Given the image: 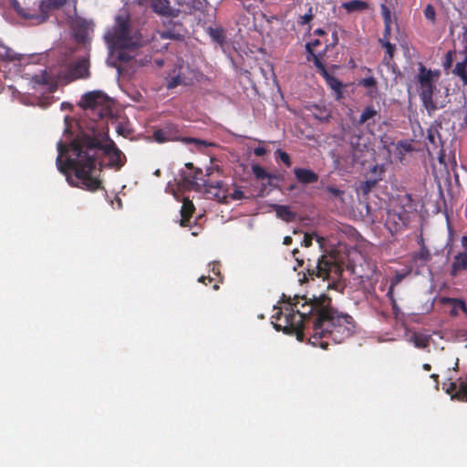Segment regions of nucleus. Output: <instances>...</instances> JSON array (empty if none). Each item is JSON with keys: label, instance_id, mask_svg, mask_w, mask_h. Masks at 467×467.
I'll use <instances>...</instances> for the list:
<instances>
[{"label": "nucleus", "instance_id": "nucleus-44", "mask_svg": "<svg viewBox=\"0 0 467 467\" xmlns=\"http://www.w3.org/2000/svg\"><path fill=\"white\" fill-rule=\"evenodd\" d=\"M405 277L404 274H397L390 281L391 286L399 285Z\"/></svg>", "mask_w": 467, "mask_h": 467}, {"label": "nucleus", "instance_id": "nucleus-34", "mask_svg": "<svg viewBox=\"0 0 467 467\" xmlns=\"http://www.w3.org/2000/svg\"><path fill=\"white\" fill-rule=\"evenodd\" d=\"M424 16L427 20H430L431 23H435L436 21V12L435 8L431 5H427L424 9Z\"/></svg>", "mask_w": 467, "mask_h": 467}, {"label": "nucleus", "instance_id": "nucleus-35", "mask_svg": "<svg viewBox=\"0 0 467 467\" xmlns=\"http://www.w3.org/2000/svg\"><path fill=\"white\" fill-rule=\"evenodd\" d=\"M431 257V253L425 246H422L415 256L416 259L421 260L422 263L430 261Z\"/></svg>", "mask_w": 467, "mask_h": 467}, {"label": "nucleus", "instance_id": "nucleus-46", "mask_svg": "<svg viewBox=\"0 0 467 467\" xmlns=\"http://www.w3.org/2000/svg\"><path fill=\"white\" fill-rule=\"evenodd\" d=\"M248 1L242 2L244 8L248 12L254 14L256 6L251 3H247Z\"/></svg>", "mask_w": 467, "mask_h": 467}, {"label": "nucleus", "instance_id": "nucleus-4", "mask_svg": "<svg viewBox=\"0 0 467 467\" xmlns=\"http://www.w3.org/2000/svg\"><path fill=\"white\" fill-rule=\"evenodd\" d=\"M439 78V70L428 69L422 63H419L415 81L418 84L419 97L429 115L445 106L441 99V90L437 87Z\"/></svg>", "mask_w": 467, "mask_h": 467}, {"label": "nucleus", "instance_id": "nucleus-49", "mask_svg": "<svg viewBox=\"0 0 467 467\" xmlns=\"http://www.w3.org/2000/svg\"><path fill=\"white\" fill-rule=\"evenodd\" d=\"M390 33H391V27L389 25H386L384 26V32H383V40L386 41V40H389V37L390 36Z\"/></svg>", "mask_w": 467, "mask_h": 467}, {"label": "nucleus", "instance_id": "nucleus-50", "mask_svg": "<svg viewBox=\"0 0 467 467\" xmlns=\"http://www.w3.org/2000/svg\"><path fill=\"white\" fill-rule=\"evenodd\" d=\"M211 271H212L215 275H220V265H219V263H217V262H213V263L212 264Z\"/></svg>", "mask_w": 467, "mask_h": 467}, {"label": "nucleus", "instance_id": "nucleus-62", "mask_svg": "<svg viewBox=\"0 0 467 467\" xmlns=\"http://www.w3.org/2000/svg\"><path fill=\"white\" fill-rule=\"evenodd\" d=\"M308 43H309V45H310L312 47H317V46H319V45H320V41H319L318 39H315V40H313V41H311V42H308Z\"/></svg>", "mask_w": 467, "mask_h": 467}, {"label": "nucleus", "instance_id": "nucleus-58", "mask_svg": "<svg viewBox=\"0 0 467 467\" xmlns=\"http://www.w3.org/2000/svg\"><path fill=\"white\" fill-rule=\"evenodd\" d=\"M265 150L264 148H256L254 150V154L256 156H263L265 154Z\"/></svg>", "mask_w": 467, "mask_h": 467}, {"label": "nucleus", "instance_id": "nucleus-64", "mask_svg": "<svg viewBox=\"0 0 467 467\" xmlns=\"http://www.w3.org/2000/svg\"><path fill=\"white\" fill-rule=\"evenodd\" d=\"M332 37H333V40H334L333 45H337V42H338L337 33V32H334V33L332 34Z\"/></svg>", "mask_w": 467, "mask_h": 467}, {"label": "nucleus", "instance_id": "nucleus-29", "mask_svg": "<svg viewBox=\"0 0 467 467\" xmlns=\"http://www.w3.org/2000/svg\"><path fill=\"white\" fill-rule=\"evenodd\" d=\"M377 114L378 112L373 106L366 107L359 117L358 124H364L366 121L372 119Z\"/></svg>", "mask_w": 467, "mask_h": 467}, {"label": "nucleus", "instance_id": "nucleus-9", "mask_svg": "<svg viewBox=\"0 0 467 467\" xmlns=\"http://www.w3.org/2000/svg\"><path fill=\"white\" fill-rule=\"evenodd\" d=\"M152 137L158 143L181 140L186 143L205 144V141L202 140L190 137H182L178 125L173 123H167L161 129L156 130L153 132Z\"/></svg>", "mask_w": 467, "mask_h": 467}, {"label": "nucleus", "instance_id": "nucleus-43", "mask_svg": "<svg viewBox=\"0 0 467 467\" xmlns=\"http://www.w3.org/2000/svg\"><path fill=\"white\" fill-rule=\"evenodd\" d=\"M204 5V0H192V8L194 10H202Z\"/></svg>", "mask_w": 467, "mask_h": 467}, {"label": "nucleus", "instance_id": "nucleus-3", "mask_svg": "<svg viewBox=\"0 0 467 467\" xmlns=\"http://www.w3.org/2000/svg\"><path fill=\"white\" fill-rule=\"evenodd\" d=\"M104 38L118 60L124 63L133 59L143 44L141 34L132 27L130 16L126 10L115 16L114 25L106 32Z\"/></svg>", "mask_w": 467, "mask_h": 467}, {"label": "nucleus", "instance_id": "nucleus-17", "mask_svg": "<svg viewBox=\"0 0 467 467\" xmlns=\"http://www.w3.org/2000/svg\"><path fill=\"white\" fill-rule=\"evenodd\" d=\"M448 393H452L455 391V394L451 396V399H466L467 400V377L459 379V383L457 382H450L448 389H446Z\"/></svg>", "mask_w": 467, "mask_h": 467}, {"label": "nucleus", "instance_id": "nucleus-63", "mask_svg": "<svg viewBox=\"0 0 467 467\" xmlns=\"http://www.w3.org/2000/svg\"><path fill=\"white\" fill-rule=\"evenodd\" d=\"M314 34L317 36H323L325 35V31L321 28H317L314 31Z\"/></svg>", "mask_w": 467, "mask_h": 467}, {"label": "nucleus", "instance_id": "nucleus-25", "mask_svg": "<svg viewBox=\"0 0 467 467\" xmlns=\"http://www.w3.org/2000/svg\"><path fill=\"white\" fill-rule=\"evenodd\" d=\"M381 180H382V178H381V176H379V178H376V179H371V180H367L365 182H361L358 186V189L362 192L363 195H368L372 191V189L376 187L378 182Z\"/></svg>", "mask_w": 467, "mask_h": 467}, {"label": "nucleus", "instance_id": "nucleus-61", "mask_svg": "<svg viewBox=\"0 0 467 467\" xmlns=\"http://www.w3.org/2000/svg\"><path fill=\"white\" fill-rule=\"evenodd\" d=\"M462 37L464 41H467V26L465 25L462 26Z\"/></svg>", "mask_w": 467, "mask_h": 467}, {"label": "nucleus", "instance_id": "nucleus-52", "mask_svg": "<svg viewBox=\"0 0 467 467\" xmlns=\"http://www.w3.org/2000/svg\"><path fill=\"white\" fill-rule=\"evenodd\" d=\"M213 277L205 276V275H202V276L199 277V279H198L199 282L203 283L205 285H207L208 283L213 282Z\"/></svg>", "mask_w": 467, "mask_h": 467}, {"label": "nucleus", "instance_id": "nucleus-12", "mask_svg": "<svg viewBox=\"0 0 467 467\" xmlns=\"http://www.w3.org/2000/svg\"><path fill=\"white\" fill-rule=\"evenodd\" d=\"M89 77V60L87 57H80L67 68V78L69 81Z\"/></svg>", "mask_w": 467, "mask_h": 467}, {"label": "nucleus", "instance_id": "nucleus-5", "mask_svg": "<svg viewBox=\"0 0 467 467\" xmlns=\"http://www.w3.org/2000/svg\"><path fill=\"white\" fill-rule=\"evenodd\" d=\"M185 168L186 170L180 173L181 180L179 182V185L183 189L194 190L199 192L203 191L220 202L225 200L230 194L226 184L223 181L201 178L202 171L195 168L192 162H187Z\"/></svg>", "mask_w": 467, "mask_h": 467}, {"label": "nucleus", "instance_id": "nucleus-22", "mask_svg": "<svg viewBox=\"0 0 467 467\" xmlns=\"http://www.w3.org/2000/svg\"><path fill=\"white\" fill-rule=\"evenodd\" d=\"M300 243L302 246L309 247L312 244V241L314 237L317 238V242L320 243L319 237L316 234H305L302 232H297L294 230V238Z\"/></svg>", "mask_w": 467, "mask_h": 467}, {"label": "nucleus", "instance_id": "nucleus-40", "mask_svg": "<svg viewBox=\"0 0 467 467\" xmlns=\"http://www.w3.org/2000/svg\"><path fill=\"white\" fill-rule=\"evenodd\" d=\"M326 191L336 198H341L344 195L343 191H341L334 186H327Z\"/></svg>", "mask_w": 467, "mask_h": 467}, {"label": "nucleus", "instance_id": "nucleus-1", "mask_svg": "<svg viewBox=\"0 0 467 467\" xmlns=\"http://www.w3.org/2000/svg\"><path fill=\"white\" fill-rule=\"evenodd\" d=\"M57 170L66 176L69 185L88 192L102 188L101 181L93 176L97 165L101 166V159L109 157V166L119 170L126 157L109 138V129L91 130L90 133L77 135L69 145L59 140L57 144Z\"/></svg>", "mask_w": 467, "mask_h": 467}, {"label": "nucleus", "instance_id": "nucleus-16", "mask_svg": "<svg viewBox=\"0 0 467 467\" xmlns=\"http://www.w3.org/2000/svg\"><path fill=\"white\" fill-rule=\"evenodd\" d=\"M294 175L297 182L303 184L315 183L318 181V175L309 169H294Z\"/></svg>", "mask_w": 467, "mask_h": 467}, {"label": "nucleus", "instance_id": "nucleus-11", "mask_svg": "<svg viewBox=\"0 0 467 467\" xmlns=\"http://www.w3.org/2000/svg\"><path fill=\"white\" fill-rule=\"evenodd\" d=\"M140 6L148 5L155 14L169 18H175L180 11L171 6L170 0H138Z\"/></svg>", "mask_w": 467, "mask_h": 467}, {"label": "nucleus", "instance_id": "nucleus-39", "mask_svg": "<svg viewBox=\"0 0 467 467\" xmlns=\"http://www.w3.org/2000/svg\"><path fill=\"white\" fill-rule=\"evenodd\" d=\"M359 85L365 88H376L377 80L374 77L370 76L360 80Z\"/></svg>", "mask_w": 467, "mask_h": 467}, {"label": "nucleus", "instance_id": "nucleus-55", "mask_svg": "<svg viewBox=\"0 0 467 467\" xmlns=\"http://www.w3.org/2000/svg\"><path fill=\"white\" fill-rule=\"evenodd\" d=\"M390 303H391V306H392V309H393L394 314H395V315H398V314H399V312H400V308H399V306H398V305H397L396 300H395V299H392V301H390Z\"/></svg>", "mask_w": 467, "mask_h": 467}, {"label": "nucleus", "instance_id": "nucleus-18", "mask_svg": "<svg viewBox=\"0 0 467 467\" xmlns=\"http://www.w3.org/2000/svg\"><path fill=\"white\" fill-rule=\"evenodd\" d=\"M195 207L191 200L184 198L181 208L182 219L180 224L183 227L189 225L190 219L192 218Z\"/></svg>", "mask_w": 467, "mask_h": 467}, {"label": "nucleus", "instance_id": "nucleus-20", "mask_svg": "<svg viewBox=\"0 0 467 467\" xmlns=\"http://www.w3.org/2000/svg\"><path fill=\"white\" fill-rule=\"evenodd\" d=\"M431 340V335L421 334L414 332L410 337V342H411L417 348H426Z\"/></svg>", "mask_w": 467, "mask_h": 467}, {"label": "nucleus", "instance_id": "nucleus-23", "mask_svg": "<svg viewBox=\"0 0 467 467\" xmlns=\"http://www.w3.org/2000/svg\"><path fill=\"white\" fill-rule=\"evenodd\" d=\"M323 78L326 79L327 84L329 86L331 89L337 92V98H341L342 95V83L334 76L327 73V75L323 76Z\"/></svg>", "mask_w": 467, "mask_h": 467}, {"label": "nucleus", "instance_id": "nucleus-31", "mask_svg": "<svg viewBox=\"0 0 467 467\" xmlns=\"http://www.w3.org/2000/svg\"><path fill=\"white\" fill-rule=\"evenodd\" d=\"M252 171L254 175L260 180H265L269 178L267 171L260 165H253Z\"/></svg>", "mask_w": 467, "mask_h": 467}, {"label": "nucleus", "instance_id": "nucleus-2", "mask_svg": "<svg viewBox=\"0 0 467 467\" xmlns=\"http://www.w3.org/2000/svg\"><path fill=\"white\" fill-rule=\"evenodd\" d=\"M354 331V321L348 314L331 306V298L321 295L314 301L294 295V335L298 341L308 337L311 345L327 349L330 341L343 342Z\"/></svg>", "mask_w": 467, "mask_h": 467}, {"label": "nucleus", "instance_id": "nucleus-27", "mask_svg": "<svg viewBox=\"0 0 467 467\" xmlns=\"http://www.w3.org/2000/svg\"><path fill=\"white\" fill-rule=\"evenodd\" d=\"M209 36L216 43L223 45L225 42L224 30L222 27H210Z\"/></svg>", "mask_w": 467, "mask_h": 467}, {"label": "nucleus", "instance_id": "nucleus-38", "mask_svg": "<svg viewBox=\"0 0 467 467\" xmlns=\"http://www.w3.org/2000/svg\"><path fill=\"white\" fill-rule=\"evenodd\" d=\"M451 302H452L453 308L455 310L460 309L467 315V306H466V303L464 300L454 298V299H451Z\"/></svg>", "mask_w": 467, "mask_h": 467}, {"label": "nucleus", "instance_id": "nucleus-19", "mask_svg": "<svg viewBox=\"0 0 467 467\" xmlns=\"http://www.w3.org/2000/svg\"><path fill=\"white\" fill-rule=\"evenodd\" d=\"M462 53L465 55V57L462 61L456 63L452 73L458 76L464 85H467V40Z\"/></svg>", "mask_w": 467, "mask_h": 467}, {"label": "nucleus", "instance_id": "nucleus-32", "mask_svg": "<svg viewBox=\"0 0 467 467\" xmlns=\"http://www.w3.org/2000/svg\"><path fill=\"white\" fill-rule=\"evenodd\" d=\"M455 54H456V50H454V49L453 50H449L446 53L445 59L442 62V66H443L445 70H448V69H450L451 67Z\"/></svg>", "mask_w": 467, "mask_h": 467}, {"label": "nucleus", "instance_id": "nucleus-51", "mask_svg": "<svg viewBox=\"0 0 467 467\" xmlns=\"http://www.w3.org/2000/svg\"><path fill=\"white\" fill-rule=\"evenodd\" d=\"M307 280V275L306 273L299 272L297 273V281L300 284H303Z\"/></svg>", "mask_w": 467, "mask_h": 467}, {"label": "nucleus", "instance_id": "nucleus-21", "mask_svg": "<svg viewBox=\"0 0 467 467\" xmlns=\"http://www.w3.org/2000/svg\"><path fill=\"white\" fill-rule=\"evenodd\" d=\"M399 205L396 209L406 212L408 213H411L415 210L413 201L410 194H404L402 196H399Z\"/></svg>", "mask_w": 467, "mask_h": 467}, {"label": "nucleus", "instance_id": "nucleus-48", "mask_svg": "<svg viewBox=\"0 0 467 467\" xmlns=\"http://www.w3.org/2000/svg\"><path fill=\"white\" fill-rule=\"evenodd\" d=\"M231 195L234 200H242L244 197V192L240 190H234Z\"/></svg>", "mask_w": 467, "mask_h": 467}, {"label": "nucleus", "instance_id": "nucleus-54", "mask_svg": "<svg viewBox=\"0 0 467 467\" xmlns=\"http://www.w3.org/2000/svg\"><path fill=\"white\" fill-rule=\"evenodd\" d=\"M394 287L395 286H391V285H389V287L388 292H387V296L389 297V299L390 301H392V299H395L394 298V295H393Z\"/></svg>", "mask_w": 467, "mask_h": 467}, {"label": "nucleus", "instance_id": "nucleus-41", "mask_svg": "<svg viewBox=\"0 0 467 467\" xmlns=\"http://www.w3.org/2000/svg\"><path fill=\"white\" fill-rule=\"evenodd\" d=\"M117 132H118V134H119L125 138L129 137L131 134V130L130 129L126 128L121 123L118 124Z\"/></svg>", "mask_w": 467, "mask_h": 467}, {"label": "nucleus", "instance_id": "nucleus-37", "mask_svg": "<svg viewBox=\"0 0 467 467\" xmlns=\"http://www.w3.org/2000/svg\"><path fill=\"white\" fill-rule=\"evenodd\" d=\"M382 47L386 48V52L389 55V60H391L395 52V46L392 45L389 40L384 41L383 39H379Z\"/></svg>", "mask_w": 467, "mask_h": 467}, {"label": "nucleus", "instance_id": "nucleus-24", "mask_svg": "<svg viewBox=\"0 0 467 467\" xmlns=\"http://www.w3.org/2000/svg\"><path fill=\"white\" fill-rule=\"evenodd\" d=\"M342 7L348 13L362 11L368 7V4L362 0H351L342 4Z\"/></svg>", "mask_w": 467, "mask_h": 467}, {"label": "nucleus", "instance_id": "nucleus-7", "mask_svg": "<svg viewBox=\"0 0 467 467\" xmlns=\"http://www.w3.org/2000/svg\"><path fill=\"white\" fill-rule=\"evenodd\" d=\"M78 106L89 110L94 120L100 119L110 113V99L101 90L88 91L82 95Z\"/></svg>", "mask_w": 467, "mask_h": 467}, {"label": "nucleus", "instance_id": "nucleus-59", "mask_svg": "<svg viewBox=\"0 0 467 467\" xmlns=\"http://www.w3.org/2000/svg\"><path fill=\"white\" fill-rule=\"evenodd\" d=\"M283 299H284V302L286 303V305L290 307H292V297L291 296H285V295H283Z\"/></svg>", "mask_w": 467, "mask_h": 467}, {"label": "nucleus", "instance_id": "nucleus-60", "mask_svg": "<svg viewBox=\"0 0 467 467\" xmlns=\"http://www.w3.org/2000/svg\"><path fill=\"white\" fill-rule=\"evenodd\" d=\"M283 244L285 245H289L292 244V237L291 236H285L284 238Z\"/></svg>", "mask_w": 467, "mask_h": 467}, {"label": "nucleus", "instance_id": "nucleus-26", "mask_svg": "<svg viewBox=\"0 0 467 467\" xmlns=\"http://www.w3.org/2000/svg\"><path fill=\"white\" fill-rule=\"evenodd\" d=\"M361 140V134L360 132L356 133L353 132L349 138L351 148L354 150V155L356 156V153L358 151H362L364 148H366L365 143L360 142Z\"/></svg>", "mask_w": 467, "mask_h": 467}, {"label": "nucleus", "instance_id": "nucleus-8", "mask_svg": "<svg viewBox=\"0 0 467 467\" xmlns=\"http://www.w3.org/2000/svg\"><path fill=\"white\" fill-rule=\"evenodd\" d=\"M68 1L69 0H41L38 5V11L34 13L26 12L16 4L17 7H16V10L17 14L25 19L34 20L36 24H43L49 19L52 12L60 10Z\"/></svg>", "mask_w": 467, "mask_h": 467}, {"label": "nucleus", "instance_id": "nucleus-47", "mask_svg": "<svg viewBox=\"0 0 467 467\" xmlns=\"http://www.w3.org/2000/svg\"><path fill=\"white\" fill-rule=\"evenodd\" d=\"M33 80L38 84H47V77L45 75H36L33 77Z\"/></svg>", "mask_w": 467, "mask_h": 467}, {"label": "nucleus", "instance_id": "nucleus-15", "mask_svg": "<svg viewBox=\"0 0 467 467\" xmlns=\"http://www.w3.org/2000/svg\"><path fill=\"white\" fill-rule=\"evenodd\" d=\"M182 67H175L171 74L167 77L166 87L168 89L174 88L180 85L187 86L190 81L182 75Z\"/></svg>", "mask_w": 467, "mask_h": 467}, {"label": "nucleus", "instance_id": "nucleus-10", "mask_svg": "<svg viewBox=\"0 0 467 467\" xmlns=\"http://www.w3.org/2000/svg\"><path fill=\"white\" fill-rule=\"evenodd\" d=\"M275 313L272 316V324L276 331H282L285 335H292V308L285 307L283 313L280 306H274Z\"/></svg>", "mask_w": 467, "mask_h": 467}, {"label": "nucleus", "instance_id": "nucleus-53", "mask_svg": "<svg viewBox=\"0 0 467 467\" xmlns=\"http://www.w3.org/2000/svg\"><path fill=\"white\" fill-rule=\"evenodd\" d=\"M306 52L308 53L310 58L314 57V56H317L315 53H314V47H312L309 43H307L306 45Z\"/></svg>", "mask_w": 467, "mask_h": 467}, {"label": "nucleus", "instance_id": "nucleus-14", "mask_svg": "<svg viewBox=\"0 0 467 467\" xmlns=\"http://www.w3.org/2000/svg\"><path fill=\"white\" fill-rule=\"evenodd\" d=\"M388 222H393L396 225V230L405 228L410 222V213L394 209L389 212Z\"/></svg>", "mask_w": 467, "mask_h": 467}, {"label": "nucleus", "instance_id": "nucleus-45", "mask_svg": "<svg viewBox=\"0 0 467 467\" xmlns=\"http://www.w3.org/2000/svg\"><path fill=\"white\" fill-rule=\"evenodd\" d=\"M280 160L285 162L287 166L290 165V156L285 151L278 150Z\"/></svg>", "mask_w": 467, "mask_h": 467}, {"label": "nucleus", "instance_id": "nucleus-13", "mask_svg": "<svg viewBox=\"0 0 467 467\" xmlns=\"http://www.w3.org/2000/svg\"><path fill=\"white\" fill-rule=\"evenodd\" d=\"M462 244L465 252L459 253L454 256L450 273L453 277L457 276L461 270H467V236L462 238Z\"/></svg>", "mask_w": 467, "mask_h": 467}, {"label": "nucleus", "instance_id": "nucleus-33", "mask_svg": "<svg viewBox=\"0 0 467 467\" xmlns=\"http://www.w3.org/2000/svg\"><path fill=\"white\" fill-rule=\"evenodd\" d=\"M313 17H314L313 8H312V6H310L308 8L307 13L299 16L297 23L301 26L308 25L310 23V21L313 19Z\"/></svg>", "mask_w": 467, "mask_h": 467}, {"label": "nucleus", "instance_id": "nucleus-6", "mask_svg": "<svg viewBox=\"0 0 467 467\" xmlns=\"http://www.w3.org/2000/svg\"><path fill=\"white\" fill-rule=\"evenodd\" d=\"M343 271V267L332 256L323 255L318 259L315 269H307V275L312 279L316 275L327 281L328 290L343 293L347 286L346 281L342 279Z\"/></svg>", "mask_w": 467, "mask_h": 467}, {"label": "nucleus", "instance_id": "nucleus-36", "mask_svg": "<svg viewBox=\"0 0 467 467\" xmlns=\"http://www.w3.org/2000/svg\"><path fill=\"white\" fill-rule=\"evenodd\" d=\"M11 50L0 43V61L2 60H14Z\"/></svg>", "mask_w": 467, "mask_h": 467}, {"label": "nucleus", "instance_id": "nucleus-42", "mask_svg": "<svg viewBox=\"0 0 467 467\" xmlns=\"http://www.w3.org/2000/svg\"><path fill=\"white\" fill-rule=\"evenodd\" d=\"M382 14H383L384 26H386V25L390 26L391 25L390 12L385 5H382Z\"/></svg>", "mask_w": 467, "mask_h": 467}, {"label": "nucleus", "instance_id": "nucleus-56", "mask_svg": "<svg viewBox=\"0 0 467 467\" xmlns=\"http://www.w3.org/2000/svg\"><path fill=\"white\" fill-rule=\"evenodd\" d=\"M370 171H371V172H378V171H379V174H381V173H383L384 169L382 166L375 165V166H373V168Z\"/></svg>", "mask_w": 467, "mask_h": 467}, {"label": "nucleus", "instance_id": "nucleus-30", "mask_svg": "<svg viewBox=\"0 0 467 467\" xmlns=\"http://www.w3.org/2000/svg\"><path fill=\"white\" fill-rule=\"evenodd\" d=\"M307 60L313 61L314 65L322 76L327 75L328 71L327 70L325 64L322 62L318 56H314L312 58L307 57Z\"/></svg>", "mask_w": 467, "mask_h": 467}, {"label": "nucleus", "instance_id": "nucleus-28", "mask_svg": "<svg viewBox=\"0 0 467 467\" xmlns=\"http://www.w3.org/2000/svg\"><path fill=\"white\" fill-rule=\"evenodd\" d=\"M278 218L289 223L292 222V211L289 206L278 205L275 209Z\"/></svg>", "mask_w": 467, "mask_h": 467}, {"label": "nucleus", "instance_id": "nucleus-57", "mask_svg": "<svg viewBox=\"0 0 467 467\" xmlns=\"http://www.w3.org/2000/svg\"><path fill=\"white\" fill-rule=\"evenodd\" d=\"M293 253H294V260L296 262L297 264V266H302L303 265V260H300L299 258L296 257V254L297 253V250L296 249H294L293 250Z\"/></svg>", "mask_w": 467, "mask_h": 467}]
</instances>
